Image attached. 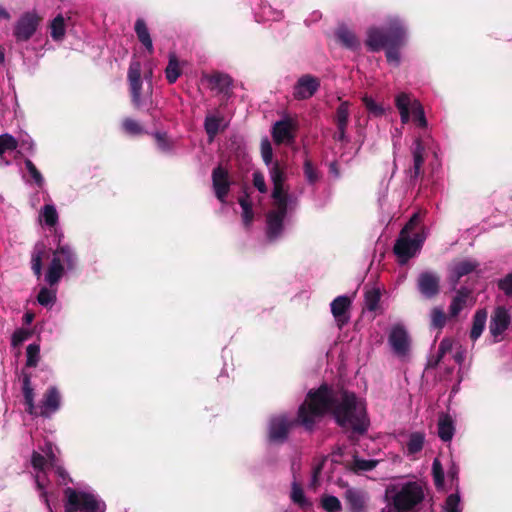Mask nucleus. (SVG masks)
<instances>
[{"mask_svg":"<svg viewBox=\"0 0 512 512\" xmlns=\"http://www.w3.org/2000/svg\"><path fill=\"white\" fill-rule=\"evenodd\" d=\"M61 406V396L55 386L49 387L43 394L39 404V415L43 418H50Z\"/></svg>","mask_w":512,"mask_h":512,"instance_id":"nucleus-13","label":"nucleus"},{"mask_svg":"<svg viewBox=\"0 0 512 512\" xmlns=\"http://www.w3.org/2000/svg\"><path fill=\"white\" fill-rule=\"evenodd\" d=\"M294 425H299L295 420H289L285 415H279L270 419L268 438L273 443H283L286 441L290 429Z\"/></svg>","mask_w":512,"mask_h":512,"instance_id":"nucleus-10","label":"nucleus"},{"mask_svg":"<svg viewBox=\"0 0 512 512\" xmlns=\"http://www.w3.org/2000/svg\"><path fill=\"white\" fill-rule=\"evenodd\" d=\"M336 42L348 49L352 48V33L348 26L340 24L335 31Z\"/></svg>","mask_w":512,"mask_h":512,"instance_id":"nucleus-39","label":"nucleus"},{"mask_svg":"<svg viewBox=\"0 0 512 512\" xmlns=\"http://www.w3.org/2000/svg\"><path fill=\"white\" fill-rule=\"evenodd\" d=\"M65 512H105L106 504L92 493L71 487L64 490Z\"/></svg>","mask_w":512,"mask_h":512,"instance_id":"nucleus-5","label":"nucleus"},{"mask_svg":"<svg viewBox=\"0 0 512 512\" xmlns=\"http://www.w3.org/2000/svg\"><path fill=\"white\" fill-rule=\"evenodd\" d=\"M498 287L507 296L512 297V272L499 281Z\"/></svg>","mask_w":512,"mask_h":512,"instance_id":"nucleus-58","label":"nucleus"},{"mask_svg":"<svg viewBox=\"0 0 512 512\" xmlns=\"http://www.w3.org/2000/svg\"><path fill=\"white\" fill-rule=\"evenodd\" d=\"M437 433L443 442H450L454 437L456 428L455 420L447 413H441L438 417Z\"/></svg>","mask_w":512,"mask_h":512,"instance_id":"nucleus-22","label":"nucleus"},{"mask_svg":"<svg viewBox=\"0 0 512 512\" xmlns=\"http://www.w3.org/2000/svg\"><path fill=\"white\" fill-rule=\"evenodd\" d=\"M350 306V298L347 296H338L331 303V312L341 328L348 322L347 310Z\"/></svg>","mask_w":512,"mask_h":512,"instance_id":"nucleus-24","label":"nucleus"},{"mask_svg":"<svg viewBox=\"0 0 512 512\" xmlns=\"http://www.w3.org/2000/svg\"><path fill=\"white\" fill-rule=\"evenodd\" d=\"M29 336H30V333L27 330L22 329V328L17 329L12 334V339H11L12 345L16 347V346L22 344L25 340L28 339Z\"/></svg>","mask_w":512,"mask_h":512,"instance_id":"nucleus-57","label":"nucleus"},{"mask_svg":"<svg viewBox=\"0 0 512 512\" xmlns=\"http://www.w3.org/2000/svg\"><path fill=\"white\" fill-rule=\"evenodd\" d=\"M396 106L403 123L413 121L419 128H427L422 104L416 98H396Z\"/></svg>","mask_w":512,"mask_h":512,"instance_id":"nucleus-7","label":"nucleus"},{"mask_svg":"<svg viewBox=\"0 0 512 512\" xmlns=\"http://www.w3.org/2000/svg\"><path fill=\"white\" fill-rule=\"evenodd\" d=\"M348 115L349 102L345 101L341 103L336 113L337 131L334 134V138L336 140L343 141L345 139V130L348 124Z\"/></svg>","mask_w":512,"mask_h":512,"instance_id":"nucleus-29","label":"nucleus"},{"mask_svg":"<svg viewBox=\"0 0 512 512\" xmlns=\"http://www.w3.org/2000/svg\"><path fill=\"white\" fill-rule=\"evenodd\" d=\"M370 426L366 402L354 396V434H364Z\"/></svg>","mask_w":512,"mask_h":512,"instance_id":"nucleus-17","label":"nucleus"},{"mask_svg":"<svg viewBox=\"0 0 512 512\" xmlns=\"http://www.w3.org/2000/svg\"><path fill=\"white\" fill-rule=\"evenodd\" d=\"M123 131L130 136H140L146 133L143 126L131 118H125L122 122Z\"/></svg>","mask_w":512,"mask_h":512,"instance_id":"nucleus-40","label":"nucleus"},{"mask_svg":"<svg viewBox=\"0 0 512 512\" xmlns=\"http://www.w3.org/2000/svg\"><path fill=\"white\" fill-rule=\"evenodd\" d=\"M142 65L139 61H132L128 69V81L132 96H141L143 80L141 78Z\"/></svg>","mask_w":512,"mask_h":512,"instance_id":"nucleus-25","label":"nucleus"},{"mask_svg":"<svg viewBox=\"0 0 512 512\" xmlns=\"http://www.w3.org/2000/svg\"><path fill=\"white\" fill-rule=\"evenodd\" d=\"M270 177H271L273 186L284 185V182L286 180V173H285L284 169L280 166L278 161L273 163V165L270 169Z\"/></svg>","mask_w":512,"mask_h":512,"instance_id":"nucleus-43","label":"nucleus"},{"mask_svg":"<svg viewBox=\"0 0 512 512\" xmlns=\"http://www.w3.org/2000/svg\"><path fill=\"white\" fill-rule=\"evenodd\" d=\"M424 499L425 485L421 481L399 478L386 486L381 512H419Z\"/></svg>","mask_w":512,"mask_h":512,"instance_id":"nucleus-2","label":"nucleus"},{"mask_svg":"<svg viewBox=\"0 0 512 512\" xmlns=\"http://www.w3.org/2000/svg\"><path fill=\"white\" fill-rule=\"evenodd\" d=\"M42 17L37 11H27L23 13L15 22L13 36L17 42H26L36 33Z\"/></svg>","mask_w":512,"mask_h":512,"instance_id":"nucleus-8","label":"nucleus"},{"mask_svg":"<svg viewBox=\"0 0 512 512\" xmlns=\"http://www.w3.org/2000/svg\"><path fill=\"white\" fill-rule=\"evenodd\" d=\"M320 86L319 79L306 74L301 76L295 84L296 96H313Z\"/></svg>","mask_w":512,"mask_h":512,"instance_id":"nucleus-21","label":"nucleus"},{"mask_svg":"<svg viewBox=\"0 0 512 512\" xmlns=\"http://www.w3.org/2000/svg\"><path fill=\"white\" fill-rule=\"evenodd\" d=\"M207 83L211 91L226 95L230 92L233 80L228 74L215 72L207 77Z\"/></svg>","mask_w":512,"mask_h":512,"instance_id":"nucleus-20","label":"nucleus"},{"mask_svg":"<svg viewBox=\"0 0 512 512\" xmlns=\"http://www.w3.org/2000/svg\"><path fill=\"white\" fill-rule=\"evenodd\" d=\"M257 4L254 9V15L257 22L279 21L283 18V11L273 8L269 3L262 2Z\"/></svg>","mask_w":512,"mask_h":512,"instance_id":"nucleus-23","label":"nucleus"},{"mask_svg":"<svg viewBox=\"0 0 512 512\" xmlns=\"http://www.w3.org/2000/svg\"><path fill=\"white\" fill-rule=\"evenodd\" d=\"M291 500L301 508H309L312 503L305 497L303 488L299 483H292Z\"/></svg>","mask_w":512,"mask_h":512,"instance_id":"nucleus-38","label":"nucleus"},{"mask_svg":"<svg viewBox=\"0 0 512 512\" xmlns=\"http://www.w3.org/2000/svg\"><path fill=\"white\" fill-rule=\"evenodd\" d=\"M22 393L24 397L25 411L31 416L39 415V405L36 406L34 402V389L31 385L30 374L23 373L22 377Z\"/></svg>","mask_w":512,"mask_h":512,"instance_id":"nucleus-19","label":"nucleus"},{"mask_svg":"<svg viewBox=\"0 0 512 512\" xmlns=\"http://www.w3.org/2000/svg\"><path fill=\"white\" fill-rule=\"evenodd\" d=\"M253 185L258 189L260 193L267 192V186L265 183L264 176L261 172L253 173Z\"/></svg>","mask_w":512,"mask_h":512,"instance_id":"nucleus-62","label":"nucleus"},{"mask_svg":"<svg viewBox=\"0 0 512 512\" xmlns=\"http://www.w3.org/2000/svg\"><path fill=\"white\" fill-rule=\"evenodd\" d=\"M378 463V460L362 459L356 453H354V473L358 471H371L377 466Z\"/></svg>","mask_w":512,"mask_h":512,"instance_id":"nucleus-42","label":"nucleus"},{"mask_svg":"<svg viewBox=\"0 0 512 512\" xmlns=\"http://www.w3.org/2000/svg\"><path fill=\"white\" fill-rule=\"evenodd\" d=\"M49 29L50 36L54 41L59 42L64 39L66 34V24L62 14H58L51 20Z\"/></svg>","mask_w":512,"mask_h":512,"instance_id":"nucleus-36","label":"nucleus"},{"mask_svg":"<svg viewBox=\"0 0 512 512\" xmlns=\"http://www.w3.org/2000/svg\"><path fill=\"white\" fill-rule=\"evenodd\" d=\"M407 39V29L398 16L387 19L385 28H371L367 34L366 44L372 51H379L386 47V58L390 65L399 66L401 55L399 47L404 45Z\"/></svg>","mask_w":512,"mask_h":512,"instance_id":"nucleus-3","label":"nucleus"},{"mask_svg":"<svg viewBox=\"0 0 512 512\" xmlns=\"http://www.w3.org/2000/svg\"><path fill=\"white\" fill-rule=\"evenodd\" d=\"M165 75L169 83H174L181 75V68L175 53L169 54L168 65L165 69Z\"/></svg>","mask_w":512,"mask_h":512,"instance_id":"nucleus-37","label":"nucleus"},{"mask_svg":"<svg viewBox=\"0 0 512 512\" xmlns=\"http://www.w3.org/2000/svg\"><path fill=\"white\" fill-rule=\"evenodd\" d=\"M40 216L49 227H54L58 223V213L54 205H45L41 210Z\"/></svg>","mask_w":512,"mask_h":512,"instance_id":"nucleus-41","label":"nucleus"},{"mask_svg":"<svg viewBox=\"0 0 512 512\" xmlns=\"http://www.w3.org/2000/svg\"><path fill=\"white\" fill-rule=\"evenodd\" d=\"M17 145V140L13 136L9 134L0 135V157H2L6 151L15 150Z\"/></svg>","mask_w":512,"mask_h":512,"instance_id":"nucleus-49","label":"nucleus"},{"mask_svg":"<svg viewBox=\"0 0 512 512\" xmlns=\"http://www.w3.org/2000/svg\"><path fill=\"white\" fill-rule=\"evenodd\" d=\"M303 170L305 178L309 184H315L319 180V172L310 159H305Z\"/></svg>","mask_w":512,"mask_h":512,"instance_id":"nucleus-46","label":"nucleus"},{"mask_svg":"<svg viewBox=\"0 0 512 512\" xmlns=\"http://www.w3.org/2000/svg\"><path fill=\"white\" fill-rule=\"evenodd\" d=\"M381 291L378 287H365L364 293V313H371V318H374L376 313L380 310Z\"/></svg>","mask_w":512,"mask_h":512,"instance_id":"nucleus-26","label":"nucleus"},{"mask_svg":"<svg viewBox=\"0 0 512 512\" xmlns=\"http://www.w3.org/2000/svg\"><path fill=\"white\" fill-rule=\"evenodd\" d=\"M425 148L420 139H416L413 144V168L411 169V177H418L424 163Z\"/></svg>","mask_w":512,"mask_h":512,"instance_id":"nucleus-33","label":"nucleus"},{"mask_svg":"<svg viewBox=\"0 0 512 512\" xmlns=\"http://www.w3.org/2000/svg\"><path fill=\"white\" fill-rule=\"evenodd\" d=\"M448 354L457 364L462 365L466 359L467 350L460 342L444 338L439 344L436 362L439 363Z\"/></svg>","mask_w":512,"mask_h":512,"instance_id":"nucleus-12","label":"nucleus"},{"mask_svg":"<svg viewBox=\"0 0 512 512\" xmlns=\"http://www.w3.org/2000/svg\"><path fill=\"white\" fill-rule=\"evenodd\" d=\"M471 300V291L468 288L459 289L449 306V316L454 318L468 305Z\"/></svg>","mask_w":512,"mask_h":512,"instance_id":"nucleus-28","label":"nucleus"},{"mask_svg":"<svg viewBox=\"0 0 512 512\" xmlns=\"http://www.w3.org/2000/svg\"><path fill=\"white\" fill-rule=\"evenodd\" d=\"M367 109L375 115H381L384 112V108L377 104L375 98H363Z\"/></svg>","mask_w":512,"mask_h":512,"instance_id":"nucleus-61","label":"nucleus"},{"mask_svg":"<svg viewBox=\"0 0 512 512\" xmlns=\"http://www.w3.org/2000/svg\"><path fill=\"white\" fill-rule=\"evenodd\" d=\"M321 505L327 512H340L341 503L339 499L332 495H326L322 497Z\"/></svg>","mask_w":512,"mask_h":512,"instance_id":"nucleus-48","label":"nucleus"},{"mask_svg":"<svg viewBox=\"0 0 512 512\" xmlns=\"http://www.w3.org/2000/svg\"><path fill=\"white\" fill-rule=\"evenodd\" d=\"M369 497L364 491H354V512H366Z\"/></svg>","mask_w":512,"mask_h":512,"instance_id":"nucleus-50","label":"nucleus"},{"mask_svg":"<svg viewBox=\"0 0 512 512\" xmlns=\"http://www.w3.org/2000/svg\"><path fill=\"white\" fill-rule=\"evenodd\" d=\"M487 320V312L484 309L476 311L473 316L472 328L470 331V338L476 341L483 333Z\"/></svg>","mask_w":512,"mask_h":512,"instance_id":"nucleus-35","label":"nucleus"},{"mask_svg":"<svg viewBox=\"0 0 512 512\" xmlns=\"http://www.w3.org/2000/svg\"><path fill=\"white\" fill-rule=\"evenodd\" d=\"M322 18V13L318 10L311 12L308 17L305 19V24L307 26H311L314 23H317Z\"/></svg>","mask_w":512,"mask_h":512,"instance_id":"nucleus-64","label":"nucleus"},{"mask_svg":"<svg viewBox=\"0 0 512 512\" xmlns=\"http://www.w3.org/2000/svg\"><path fill=\"white\" fill-rule=\"evenodd\" d=\"M511 322V317L508 310L504 307H497L491 316L489 324V332L493 337V342H500L503 333L508 329Z\"/></svg>","mask_w":512,"mask_h":512,"instance_id":"nucleus-11","label":"nucleus"},{"mask_svg":"<svg viewBox=\"0 0 512 512\" xmlns=\"http://www.w3.org/2000/svg\"><path fill=\"white\" fill-rule=\"evenodd\" d=\"M432 471L434 476V482L437 487H442L444 483V473L440 462L435 459L432 465Z\"/></svg>","mask_w":512,"mask_h":512,"instance_id":"nucleus-56","label":"nucleus"},{"mask_svg":"<svg viewBox=\"0 0 512 512\" xmlns=\"http://www.w3.org/2000/svg\"><path fill=\"white\" fill-rule=\"evenodd\" d=\"M261 156L266 165L272 164L273 160V149L268 138H263L261 140Z\"/></svg>","mask_w":512,"mask_h":512,"instance_id":"nucleus-53","label":"nucleus"},{"mask_svg":"<svg viewBox=\"0 0 512 512\" xmlns=\"http://www.w3.org/2000/svg\"><path fill=\"white\" fill-rule=\"evenodd\" d=\"M24 163H25L26 169L28 170L29 174L35 181L36 185L38 187H42L44 184V178H43L42 174L40 173V171L35 166V164L30 159H25Z\"/></svg>","mask_w":512,"mask_h":512,"instance_id":"nucleus-52","label":"nucleus"},{"mask_svg":"<svg viewBox=\"0 0 512 512\" xmlns=\"http://www.w3.org/2000/svg\"><path fill=\"white\" fill-rule=\"evenodd\" d=\"M266 235L270 241H274L278 237L281 236L284 229V220L278 218L276 215H268L266 216Z\"/></svg>","mask_w":512,"mask_h":512,"instance_id":"nucleus-32","label":"nucleus"},{"mask_svg":"<svg viewBox=\"0 0 512 512\" xmlns=\"http://www.w3.org/2000/svg\"><path fill=\"white\" fill-rule=\"evenodd\" d=\"M31 464L35 470L43 471L46 465V459L43 455L34 451L31 457Z\"/></svg>","mask_w":512,"mask_h":512,"instance_id":"nucleus-59","label":"nucleus"},{"mask_svg":"<svg viewBox=\"0 0 512 512\" xmlns=\"http://www.w3.org/2000/svg\"><path fill=\"white\" fill-rule=\"evenodd\" d=\"M219 126H220V118L215 117V116H207L205 118L204 128H205V131H206L207 135L209 136L210 140H213L214 137L218 134Z\"/></svg>","mask_w":512,"mask_h":512,"instance_id":"nucleus-47","label":"nucleus"},{"mask_svg":"<svg viewBox=\"0 0 512 512\" xmlns=\"http://www.w3.org/2000/svg\"><path fill=\"white\" fill-rule=\"evenodd\" d=\"M154 137L156 139L157 146L161 151L168 152L171 149V145L167 140L165 133L156 132Z\"/></svg>","mask_w":512,"mask_h":512,"instance_id":"nucleus-60","label":"nucleus"},{"mask_svg":"<svg viewBox=\"0 0 512 512\" xmlns=\"http://www.w3.org/2000/svg\"><path fill=\"white\" fill-rule=\"evenodd\" d=\"M443 512H462L461 498L458 492L452 493L447 497Z\"/></svg>","mask_w":512,"mask_h":512,"instance_id":"nucleus-44","label":"nucleus"},{"mask_svg":"<svg viewBox=\"0 0 512 512\" xmlns=\"http://www.w3.org/2000/svg\"><path fill=\"white\" fill-rule=\"evenodd\" d=\"M53 255L61 258V263L64 262L68 269H74L77 263V257L69 245L58 244Z\"/></svg>","mask_w":512,"mask_h":512,"instance_id":"nucleus-34","label":"nucleus"},{"mask_svg":"<svg viewBox=\"0 0 512 512\" xmlns=\"http://www.w3.org/2000/svg\"><path fill=\"white\" fill-rule=\"evenodd\" d=\"M446 323V315L441 307H435L431 311V325L434 328L442 329Z\"/></svg>","mask_w":512,"mask_h":512,"instance_id":"nucleus-51","label":"nucleus"},{"mask_svg":"<svg viewBox=\"0 0 512 512\" xmlns=\"http://www.w3.org/2000/svg\"><path fill=\"white\" fill-rule=\"evenodd\" d=\"M55 300V295L52 293L49 289L46 287H43L40 289L38 295H37V301L42 306H48L49 304L53 303Z\"/></svg>","mask_w":512,"mask_h":512,"instance_id":"nucleus-55","label":"nucleus"},{"mask_svg":"<svg viewBox=\"0 0 512 512\" xmlns=\"http://www.w3.org/2000/svg\"><path fill=\"white\" fill-rule=\"evenodd\" d=\"M134 31L139 42L145 48L149 55L154 53V45L150 35V31L144 19L138 18L134 24Z\"/></svg>","mask_w":512,"mask_h":512,"instance_id":"nucleus-27","label":"nucleus"},{"mask_svg":"<svg viewBox=\"0 0 512 512\" xmlns=\"http://www.w3.org/2000/svg\"><path fill=\"white\" fill-rule=\"evenodd\" d=\"M26 366L36 367L40 358V346L38 344H29L26 348Z\"/></svg>","mask_w":512,"mask_h":512,"instance_id":"nucleus-45","label":"nucleus"},{"mask_svg":"<svg viewBox=\"0 0 512 512\" xmlns=\"http://www.w3.org/2000/svg\"><path fill=\"white\" fill-rule=\"evenodd\" d=\"M440 278L431 271L422 272L418 277V289L426 298H432L439 292Z\"/></svg>","mask_w":512,"mask_h":512,"instance_id":"nucleus-16","label":"nucleus"},{"mask_svg":"<svg viewBox=\"0 0 512 512\" xmlns=\"http://www.w3.org/2000/svg\"><path fill=\"white\" fill-rule=\"evenodd\" d=\"M346 455V448L338 447L335 451L332 452V462L344 464L347 470L352 471V462L349 460H344L343 457Z\"/></svg>","mask_w":512,"mask_h":512,"instance_id":"nucleus-54","label":"nucleus"},{"mask_svg":"<svg viewBox=\"0 0 512 512\" xmlns=\"http://www.w3.org/2000/svg\"><path fill=\"white\" fill-rule=\"evenodd\" d=\"M46 256V246L43 243H36L31 255V269L38 279L42 275V261Z\"/></svg>","mask_w":512,"mask_h":512,"instance_id":"nucleus-30","label":"nucleus"},{"mask_svg":"<svg viewBox=\"0 0 512 512\" xmlns=\"http://www.w3.org/2000/svg\"><path fill=\"white\" fill-rule=\"evenodd\" d=\"M420 221V213H414L404 228L401 230L400 235L394 245V252L402 263L407 262L411 257L415 256L427 238L428 232L425 230L415 233L413 237H410L409 235L410 232H412L420 223Z\"/></svg>","mask_w":512,"mask_h":512,"instance_id":"nucleus-4","label":"nucleus"},{"mask_svg":"<svg viewBox=\"0 0 512 512\" xmlns=\"http://www.w3.org/2000/svg\"><path fill=\"white\" fill-rule=\"evenodd\" d=\"M271 196L273 199L289 198L287 191L284 189V185L273 186Z\"/></svg>","mask_w":512,"mask_h":512,"instance_id":"nucleus-63","label":"nucleus"},{"mask_svg":"<svg viewBox=\"0 0 512 512\" xmlns=\"http://www.w3.org/2000/svg\"><path fill=\"white\" fill-rule=\"evenodd\" d=\"M297 124L289 117L276 121L271 129V136L276 145H292L296 139Z\"/></svg>","mask_w":512,"mask_h":512,"instance_id":"nucleus-9","label":"nucleus"},{"mask_svg":"<svg viewBox=\"0 0 512 512\" xmlns=\"http://www.w3.org/2000/svg\"><path fill=\"white\" fill-rule=\"evenodd\" d=\"M479 263L473 259H463L461 261L453 263L450 269V281L452 282L453 288H455L459 280L476 271Z\"/></svg>","mask_w":512,"mask_h":512,"instance_id":"nucleus-18","label":"nucleus"},{"mask_svg":"<svg viewBox=\"0 0 512 512\" xmlns=\"http://www.w3.org/2000/svg\"><path fill=\"white\" fill-rule=\"evenodd\" d=\"M426 443V435L422 431H414L407 435L403 446V453L410 460H417Z\"/></svg>","mask_w":512,"mask_h":512,"instance_id":"nucleus-14","label":"nucleus"},{"mask_svg":"<svg viewBox=\"0 0 512 512\" xmlns=\"http://www.w3.org/2000/svg\"><path fill=\"white\" fill-rule=\"evenodd\" d=\"M212 184L215 196L221 202L225 201L230 191L229 174L222 166H217L212 171Z\"/></svg>","mask_w":512,"mask_h":512,"instance_id":"nucleus-15","label":"nucleus"},{"mask_svg":"<svg viewBox=\"0 0 512 512\" xmlns=\"http://www.w3.org/2000/svg\"><path fill=\"white\" fill-rule=\"evenodd\" d=\"M327 414H332L339 426H351L352 394L346 390L336 391L323 383L317 389L308 391L298 408L296 422L312 432L316 423Z\"/></svg>","mask_w":512,"mask_h":512,"instance_id":"nucleus-1","label":"nucleus"},{"mask_svg":"<svg viewBox=\"0 0 512 512\" xmlns=\"http://www.w3.org/2000/svg\"><path fill=\"white\" fill-rule=\"evenodd\" d=\"M388 344L392 353L401 361H407L410 357L411 338L407 329L402 324L391 327L388 335Z\"/></svg>","mask_w":512,"mask_h":512,"instance_id":"nucleus-6","label":"nucleus"},{"mask_svg":"<svg viewBox=\"0 0 512 512\" xmlns=\"http://www.w3.org/2000/svg\"><path fill=\"white\" fill-rule=\"evenodd\" d=\"M64 274V265L60 257H53L46 273V281L50 286L56 285Z\"/></svg>","mask_w":512,"mask_h":512,"instance_id":"nucleus-31","label":"nucleus"}]
</instances>
